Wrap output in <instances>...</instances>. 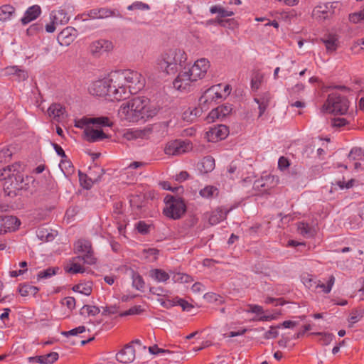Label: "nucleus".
I'll return each mask as SVG.
<instances>
[{
	"mask_svg": "<svg viewBox=\"0 0 364 364\" xmlns=\"http://www.w3.org/2000/svg\"><path fill=\"white\" fill-rule=\"evenodd\" d=\"M279 313H274V314H269V315H264V316H262L259 318V321H272V320H276L279 318Z\"/></svg>",
	"mask_w": 364,
	"mask_h": 364,
	"instance_id": "obj_59",
	"label": "nucleus"
},
{
	"mask_svg": "<svg viewBox=\"0 0 364 364\" xmlns=\"http://www.w3.org/2000/svg\"><path fill=\"white\" fill-rule=\"evenodd\" d=\"M112 80L117 85V100L125 99L129 94L138 92L145 85V79L141 73L129 69L112 72Z\"/></svg>",
	"mask_w": 364,
	"mask_h": 364,
	"instance_id": "obj_2",
	"label": "nucleus"
},
{
	"mask_svg": "<svg viewBox=\"0 0 364 364\" xmlns=\"http://www.w3.org/2000/svg\"><path fill=\"white\" fill-rule=\"evenodd\" d=\"M145 257L150 262L155 261L159 255V251L156 249H148L144 250Z\"/></svg>",
	"mask_w": 364,
	"mask_h": 364,
	"instance_id": "obj_53",
	"label": "nucleus"
},
{
	"mask_svg": "<svg viewBox=\"0 0 364 364\" xmlns=\"http://www.w3.org/2000/svg\"><path fill=\"white\" fill-rule=\"evenodd\" d=\"M41 14V9L38 5H33L27 9L21 21L23 25H26L36 19Z\"/></svg>",
	"mask_w": 364,
	"mask_h": 364,
	"instance_id": "obj_21",
	"label": "nucleus"
},
{
	"mask_svg": "<svg viewBox=\"0 0 364 364\" xmlns=\"http://www.w3.org/2000/svg\"><path fill=\"white\" fill-rule=\"evenodd\" d=\"M149 351L150 353L154 354V355H156V354H159V353H171L170 350L160 348H159L156 345L153 346H150L149 348Z\"/></svg>",
	"mask_w": 364,
	"mask_h": 364,
	"instance_id": "obj_60",
	"label": "nucleus"
},
{
	"mask_svg": "<svg viewBox=\"0 0 364 364\" xmlns=\"http://www.w3.org/2000/svg\"><path fill=\"white\" fill-rule=\"evenodd\" d=\"M210 12L211 14H218V16L217 18L230 17L234 15V12L232 11L226 10L224 7L220 5H215L210 8Z\"/></svg>",
	"mask_w": 364,
	"mask_h": 364,
	"instance_id": "obj_33",
	"label": "nucleus"
},
{
	"mask_svg": "<svg viewBox=\"0 0 364 364\" xmlns=\"http://www.w3.org/2000/svg\"><path fill=\"white\" fill-rule=\"evenodd\" d=\"M187 60L186 52L178 48L164 51L156 60L157 68L168 75L175 74Z\"/></svg>",
	"mask_w": 364,
	"mask_h": 364,
	"instance_id": "obj_6",
	"label": "nucleus"
},
{
	"mask_svg": "<svg viewBox=\"0 0 364 364\" xmlns=\"http://www.w3.org/2000/svg\"><path fill=\"white\" fill-rule=\"evenodd\" d=\"M218 189L211 186H208L201 189L199 192L200 195L203 198H210L213 196L215 194H217Z\"/></svg>",
	"mask_w": 364,
	"mask_h": 364,
	"instance_id": "obj_42",
	"label": "nucleus"
},
{
	"mask_svg": "<svg viewBox=\"0 0 364 364\" xmlns=\"http://www.w3.org/2000/svg\"><path fill=\"white\" fill-rule=\"evenodd\" d=\"M86 331V328L84 326H80L77 328H75L70 331H63L61 333L62 335L65 336H77L80 333H84Z\"/></svg>",
	"mask_w": 364,
	"mask_h": 364,
	"instance_id": "obj_51",
	"label": "nucleus"
},
{
	"mask_svg": "<svg viewBox=\"0 0 364 364\" xmlns=\"http://www.w3.org/2000/svg\"><path fill=\"white\" fill-rule=\"evenodd\" d=\"M82 261L83 262L80 257H73L65 266L66 272L73 274L84 272L85 269L81 264Z\"/></svg>",
	"mask_w": 364,
	"mask_h": 364,
	"instance_id": "obj_22",
	"label": "nucleus"
},
{
	"mask_svg": "<svg viewBox=\"0 0 364 364\" xmlns=\"http://www.w3.org/2000/svg\"><path fill=\"white\" fill-rule=\"evenodd\" d=\"M191 149L192 146L188 141L173 140L166 144L164 152L167 155L177 156L188 152Z\"/></svg>",
	"mask_w": 364,
	"mask_h": 364,
	"instance_id": "obj_13",
	"label": "nucleus"
},
{
	"mask_svg": "<svg viewBox=\"0 0 364 364\" xmlns=\"http://www.w3.org/2000/svg\"><path fill=\"white\" fill-rule=\"evenodd\" d=\"M341 4L338 1L320 4L313 10L312 16L318 21L331 18L340 9Z\"/></svg>",
	"mask_w": 364,
	"mask_h": 364,
	"instance_id": "obj_11",
	"label": "nucleus"
},
{
	"mask_svg": "<svg viewBox=\"0 0 364 364\" xmlns=\"http://www.w3.org/2000/svg\"><path fill=\"white\" fill-rule=\"evenodd\" d=\"M199 170L203 173H208L215 168V160L211 156L204 157L198 164Z\"/></svg>",
	"mask_w": 364,
	"mask_h": 364,
	"instance_id": "obj_31",
	"label": "nucleus"
},
{
	"mask_svg": "<svg viewBox=\"0 0 364 364\" xmlns=\"http://www.w3.org/2000/svg\"><path fill=\"white\" fill-rule=\"evenodd\" d=\"M255 100L259 105V116L260 117L265 112L266 108L268 105V101H267V100H264V99H263L262 100H260L257 98H255Z\"/></svg>",
	"mask_w": 364,
	"mask_h": 364,
	"instance_id": "obj_56",
	"label": "nucleus"
},
{
	"mask_svg": "<svg viewBox=\"0 0 364 364\" xmlns=\"http://www.w3.org/2000/svg\"><path fill=\"white\" fill-rule=\"evenodd\" d=\"M321 41L328 52H333L338 48V39L336 35L329 34L326 38H322Z\"/></svg>",
	"mask_w": 364,
	"mask_h": 364,
	"instance_id": "obj_29",
	"label": "nucleus"
},
{
	"mask_svg": "<svg viewBox=\"0 0 364 364\" xmlns=\"http://www.w3.org/2000/svg\"><path fill=\"white\" fill-rule=\"evenodd\" d=\"M149 275L156 282L164 283L170 279L171 272L169 274L161 269H153L149 271Z\"/></svg>",
	"mask_w": 364,
	"mask_h": 364,
	"instance_id": "obj_25",
	"label": "nucleus"
},
{
	"mask_svg": "<svg viewBox=\"0 0 364 364\" xmlns=\"http://www.w3.org/2000/svg\"><path fill=\"white\" fill-rule=\"evenodd\" d=\"M133 287L138 290H141L144 287V282L143 278L137 273L132 274Z\"/></svg>",
	"mask_w": 364,
	"mask_h": 364,
	"instance_id": "obj_46",
	"label": "nucleus"
},
{
	"mask_svg": "<svg viewBox=\"0 0 364 364\" xmlns=\"http://www.w3.org/2000/svg\"><path fill=\"white\" fill-rule=\"evenodd\" d=\"M16 16L15 8L10 4H5L0 7V21H11Z\"/></svg>",
	"mask_w": 364,
	"mask_h": 364,
	"instance_id": "obj_26",
	"label": "nucleus"
},
{
	"mask_svg": "<svg viewBox=\"0 0 364 364\" xmlns=\"http://www.w3.org/2000/svg\"><path fill=\"white\" fill-rule=\"evenodd\" d=\"M176 303L180 305L183 310L189 311L193 306L186 301L182 299H177V301Z\"/></svg>",
	"mask_w": 364,
	"mask_h": 364,
	"instance_id": "obj_64",
	"label": "nucleus"
},
{
	"mask_svg": "<svg viewBox=\"0 0 364 364\" xmlns=\"http://www.w3.org/2000/svg\"><path fill=\"white\" fill-rule=\"evenodd\" d=\"M29 360L37 362L41 364H52L58 359V354L56 352H52L47 355L30 357Z\"/></svg>",
	"mask_w": 364,
	"mask_h": 364,
	"instance_id": "obj_27",
	"label": "nucleus"
},
{
	"mask_svg": "<svg viewBox=\"0 0 364 364\" xmlns=\"http://www.w3.org/2000/svg\"><path fill=\"white\" fill-rule=\"evenodd\" d=\"M334 283L335 277L334 276L331 275L329 277L327 284H325L323 283H319L317 284L316 287L322 289L324 293L328 294L331 291L332 287L334 285Z\"/></svg>",
	"mask_w": 364,
	"mask_h": 364,
	"instance_id": "obj_45",
	"label": "nucleus"
},
{
	"mask_svg": "<svg viewBox=\"0 0 364 364\" xmlns=\"http://www.w3.org/2000/svg\"><path fill=\"white\" fill-rule=\"evenodd\" d=\"M348 122L345 118H336L333 120L332 125L333 127H341L346 126Z\"/></svg>",
	"mask_w": 364,
	"mask_h": 364,
	"instance_id": "obj_62",
	"label": "nucleus"
},
{
	"mask_svg": "<svg viewBox=\"0 0 364 364\" xmlns=\"http://www.w3.org/2000/svg\"><path fill=\"white\" fill-rule=\"evenodd\" d=\"M349 107L348 100L339 95L330 94L322 106L321 111L323 113H333L336 114H345Z\"/></svg>",
	"mask_w": 364,
	"mask_h": 364,
	"instance_id": "obj_9",
	"label": "nucleus"
},
{
	"mask_svg": "<svg viewBox=\"0 0 364 364\" xmlns=\"http://www.w3.org/2000/svg\"><path fill=\"white\" fill-rule=\"evenodd\" d=\"M191 290L194 293H200L205 290V286L200 282H196L191 287Z\"/></svg>",
	"mask_w": 364,
	"mask_h": 364,
	"instance_id": "obj_63",
	"label": "nucleus"
},
{
	"mask_svg": "<svg viewBox=\"0 0 364 364\" xmlns=\"http://www.w3.org/2000/svg\"><path fill=\"white\" fill-rule=\"evenodd\" d=\"M315 335L319 336L321 338L319 342L324 346L328 345L333 340L334 336L328 333H316Z\"/></svg>",
	"mask_w": 364,
	"mask_h": 364,
	"instance_id": "obj_48",
	"label": "nucleus"
},
{
	"mask_svg": "<svg viewBox=\"0 0 364 364\" xmlns=\"http://www.w3.org/2000/svg\"><path fill=\"white\" fill-rule=\"evenodd\" d=\"M158 106L145 97H136L122 103L118 109V117L125 123L146 121L158 113Z\"/></svg>",
	"mask_w": 364,
	"mask_h": 364,
	"instance_id": "obj_1",
	"label": "nucleus"
},
{
	"mask_svg": "<svg viewBox=\"0 0 364 364\" xmlns=\"http://www.w3.org/2000/svg\"><path fill=\"white\" fill-rule=\"evenodd\" d=\"M117 360L122 363H132L135 359V349L132 343L127 344L117 355Z\"/></svg>",
	"mask_w": 364,
	"mask_h": 364,
	"instance_id": "obj_20",
	"label": "nucleus"
},
{
	"mask_svg": "<svg viewBox=\"0 0 364 364\" xmlns=\"http://www.w3.org/2000/svg\"><path fill=\"white\" fill-rule=\"evenodd\" d=\"M171 277L175 283H190L193 281L190 275L181 272H171Z\"/></svg>",
	"mask_w": 364,
	"mask_h": 364,
	"instance_id": "obj_36",
	"label": "nucleus"
},
{
	"mask_svg": "<svg viewBox=\"0 0 364 364\" xmlns=\"http://www.w3.org/2000/svg\"><path fill=\"white\" fill-rule=\"evenodd\" d=\"M116 83L112 80V72L105 78L92 82L88 90L90 94L97 96L107 95L117 100Z\"/></svg>",
	"mask_w": 364,
	"mask_h": 364,
	"instance_id": "obj_8",
	"label": "nucleus"
},
{
	"mask_svg": "<svg viewBox=\"0 0 364 364\" xmlns=\"http://www.w3.org/2000/svg\"><path fill=\"white\" fill-rule=\"evenodd\" d=\"M232 110L231 105H223L212 109L206 117L208 123L214 122L215 120H221L229 115Z\"/></svg>",
	"mask_w": 364,
	"mask_h": 364,
	"instance_id": "obj_16",
	"label": "nucleus"
},
{
	"mask_svg": "<svg viewBox=\"0 0 364 364\" xmlns=\"http://www.w3.org/2000/svg\"><path fill=\"white\" fill-rule=\"evenodd\" d=\"M74 252L83 260V263L87 264H94L96 262V258L93 255V252L90 242L85 240H79L74 245Z\"/></svg>",
	"mask_w": 364,
	"mask_h": 364,
	"instance_id": "obj_12",
	"label": "nucleus"
},
{
	"mask_svg": "<svg viewBox=\"0 0 364 364\" xmlns=\"http://www.w3.org/2000/svg\"><path fill=\"white\" fill-rule=\"evenodd\" d=\"M166 208L164 210L165 215L173 219L179 218L186 210V205L181 198L167 196L165 198Z\"/></svg>",
	"mask_w": 364,
	"mask_h": 364,
	"instance_id": "obj_10",
	"label": "nucleus"
},
{
	"mask_svg": "<svg viewBox=\"0 0 364 364\" xmlns=\"http://www.w3.org/2000/svg\"><path fill=\"white\" fill-rule=\"evenodd\" d=\"M75 126L83 129L84 139L88 142H97L109 138L102 127H112V121L107 117H83L75 120Z\"/></svg>",
	"mask_w": 364,
	"mask_h": 364,
	"instance_id": "obj_4",
	"label": "nucleus"
},
{
	"mask_svg": "<svg viewBox=\"0 0 364 364\" xmlns=\"http://www.w3.org/2000/svg\"><path fill=\"white\" fill-rule=\"evenodd\" d=\"M364 20V11L353 13L349 15V21L353 23H358Z\"/></svg>",
	"mask_w": 364,
	"mask_h": 364,
	"instance_id": "obj_54",
	"label": "nucleus"
},
{
	"mask_svg": "<svg viewBox=\"0 0 364 364\" xmlns=\"http://www.w3.org/2000/svg\"><path fill=\"white\" fill-rule=\"evenodd\" d=\"M277 183V178L272 175H266L254 182L253 188L260 192H266Z\"/></svg>",
	"mask_w": 364,
	"mask_h": 364,
	"instance_id": "obj_15",
	"label": "nucleus"
},
{
	"mask_svg": "<svg viewBox=\"0 0 364 364\" xmlns=\"http://www.w3.org/2000/svg\"><path fill=\"white\" fill-rule=\"evenodd\" d=\"M48 114L50 117L58 119L64 114V108L60 104H53L49 107Z\"/></svg>",
	"mask_w": 364,
	"mask_h": 364,
	"instance_id": "obj_34",
	"label": "nucleus"
},
{
	"mask_svg": "<svg viewBox=\"0 0 364 364\" xmlns=\"http://www.w3.org/2000/svg\"><path fill=\"white\" fill-rule=\"evenodd\" d=\"M145 133L139 129H127L124 130L122 137L127 141H132L142 138Z\"/></svg>",
	"mask_w": 364,
	"mask_h": 364,
	"instance_id": "obj_30",
	"label": "nucleus"
},
{
	"mask_svg": "<svg viewBox=\"0 0 364 364\" xmlns=\"http://www.w3.org/2000/svg\"><path fill=\"white\" fill-rule=\"evenodd\" d=\"M18 66H9L2 70L3 75L5 76L16 75L18 72Z\"/></svg>",
	"mask_w": 364,
	"mask_h": 364,
	"instance_id": "obj_57",
	"label": "nucleus"
},
{
	"mask_svg": "<svg viewBox=\"0 0 364 364\" xmlns=\"http://www.w3.org/2000/svg\"><path fill=\"white\" fill-rule=\"evenodd\" d=\"M1 223L4 229V232L14 231L16 230L21 224L20 220L16 217L11 215L2 216Z\"/></svg>",
	"mask_w": 364,
	"mask_h": 364,
	"instance_id": "obj_23",
	"label": "nucleus"
},
{
	"mask_svg": "<svg viewBox=\"0 0 364 364\" xmlns=\"http://www.w3.org/2000/svg\"><path fill=\"white\" fill-rule=\"evenodd\" d=\"M87 15L92 19H103L112 16H119L115 11L109 9L107 7L94 8L89 10Z\"/></svg>",
	"mask_w": 364,
	"mask_h": 364,
	"instance_id": "obj_19",
	"label": "nucleus"
},
{
	"mask_svg": "<svg viewBox=\"0 0 364 364\" xmlns=\"http://www.w3.org/2000/svg\"><path fill=\"white\" fill-rule=\"evenodd\" d=\"M77 32L75 28L71 26L64 28L58 36V42L63 46L70 45L76 38Z\"/></svg>",
	"mask_w": 364,
	"mask_h": 364,
	"instance_id": "obj_17",
	"label": "nucleus"
},
{
	"mask_svg": "<svg viewBox=\"0 0 364 364\" xmlns=\"http://www.w3.org/2000/svg\"><path fill=\"white\" fill-rule=\"evenodd\" d=\"M209 68L210 62L208 59L203 58L197 60L191 68H184L180 71L173 82V87L178 90H186L192 82L203 79Z\"/></svg>",
	"mask_w": 364,
	"mask_h": 364,
	"instance_id": "obj_5",
	"label": "nucleus"
},
{
	"mask_svg": "<svg viewBox=\"0 0 364 364\" xmlns=\"http://www.w3.org/2000/svg\"><path fill=\"white\" fill-rule=\"evenodd\" d=\"M227 213L226 210L221 208L212 211L207 215L209 223L212 225L219 223L226 218Z\"/></svg>",
	"mask_w": 364,
	"mask_h": 364,
	"instance_id": "obj_28",
	"label": "nucleus"
},
{
	"mask_svg": "<svg viewBox=\"0 0 364 364\" xmlns=\"http://www.w3.org/2000/svg\"><path fill=\"white\" fill-rule=\"evenodd\" d=\"M289 166V162L288 159L284 156H282L279 159L278 161V167L281 170H284Z\"/></svg>",
	"mask_w": 364,
	"mask_h": 364,
	"instance_id": "obj_61",
	"label": "nucleus"
},
{
	"mask_svg": "<svg viewBox=\"0 0 364 364\" xmlns=\"http://www.w3.org/2000/svg\"><path fill=\"white\" fill-rule=\"evenodd\" d=\"M200 114L198 109L195 108L193 109H189L185 111L183 114V117L187 121H192L198 115Z\"/></svg>",
	"mask_w": 364,
	"mask_h": 364,
	"instance_id": "obj_49",
	"label": "nucleus"
},
{
	"mask_svg": "<svg viewBox=\"0 0 364 364\" xmlns=\"http://www.w3.org/2000/svg\"><path fill=\"white\" fill-rule=\"evenodd\" d=\"M229 134L228 127L223 124L212 127L205 134L208 141L215 142L225 139Z\"/></svg>",
	"mask_w": 364,
	"mask_h": 364,
	"instance_id": "obj_14",
	"label": "nucleus"
},
{
	"mask_svg": "<svg viewBox=\"0 0 364 364\" xmlns=\"http://www.w3.org/2000/svg\"><path fill=\"white\" fill-rule=\"evenodd\" d=\"M58 270V268L49 267L46 269L40 271L37 274V279L38 280L42 279H48L55 275Z\"/></svg>",
	"mask_w": 364,
	"mask_h": 364,
	"instance_id": "obj_40",
	"label": "nucleus"
},
{
	"mask_svg": "<svg viewBox=\"0 0 364 364\" xmlns=\"http://www.w3.org/2000/svg\"><path fill=\"white\" fill-rule=\"evenodd\" d=\"M23 167L20 163H14L0 170V181L5 194L9 196L16 195V191L26 190L34 180L31 176H23Z\"/></svg>",
	"mask_w": 364,
	"mask_h": 364,
	"instance_id": "obj_3",
	"label": "nucleus"
},
{
	"mask_svg": "<svg viewBox=\"0 0 364 364\" xmlns=\"http://www.w3.org/2000/svg\"><path fill=\"white\" fill-rule=\"evenodd\" d=\"M92 172L90 173V176H87L86 174H82L81 173H79V179L80 184L86 189L90 188L93 183L97 182L100 180V177H92Z\"/></svg>",
	"mask_w": 364,
	"mask_h": 364,
	"instance_id": "obj_32",
	"label": "nucleus"
},
{
	"mask_svg": "<svg viewBox=\"0 0 364 364\" xmlns=\"http://www.w3.org/2000/svg\"><path fill=\"white\" fill-rule=\"evenodd\" d=\"M215 22L218 23L220 26L228 28L230 29H234L237 26V21L233 18L227 20L216 18Z\"/></svg>",
	"mask_w": 364,
	"mask_h": 364,
	"instance_id": "obj_43",
	"label": "nucleus"
},
{
	"mask_svg": "<svg viewBox=\"0 0 364 364\" xmlns=\"http://www.w3.org/2000/svg\"><path fill=\"white\" fill-rule=\"evenodd\" d=\"M69 16L63 9L54 10L50 14V20L53 21L57 25H64L68 23Z\"/></svg>",
	"mask_w": 364,
	"mask_h": 364,
	"instance_id": "obj_24",
	"label": "nucleus"
},
{
	"mask_svg": "<svg viewBox=\"0 0 364 364\" xmlns=\"http://www.w3.org/2000/svg\"><path fill=\"white\" fill-rule=\"evenodd\" d=\"M38 237L46 242L52 241L54 239V235L52 232H49L46 228H40L37 231Z\"/></svg>",
	"mask_w": 364,
	"mask_h": 364,
	"instance_id": "obj_39",
	"label": "nucleus"
},
{
	"mask_svg": "<svg viewBox=\"0 0 364 364\" xmlns=\"http://www.w3.org/2000/svg\"><path fill=\"white\" fill-rule=\"evenodd\" d=\"M230 93V87L229 85L218 84L210 87L205 91L199 99L198 107L200 114L207 111L213 102L219 100L225 99Z\"/></svg>",
	"mask_w": 364,
	"mask_h": 364,
	"instance_id": "obj_7",
	"label": "nucleus"
},
{
	"mask_svg": "<svg viewBox=\"0 0 364 364\" xmlns=\"http://www.w3.org/2000/svg\"><path fill=\"white\" fill-rule=\"evenodd\" d=\"M100 309L95 306L85 305L81 311L82 315L87 314L88 316H95L100 313Z\"/></svg>",
	"mask_w": 364,
	"mask_h": 364,
	"instance_id": "obj_44",
	"label": "nucleus"
},
{
	"mask_svg": "<svg viewBox=\"0 0 364 364\" xmlns=\"http://www.w3.org/2000/svg\"><path fill=\"white\" fill-rule=\"evenodd\" d=\"M73 290L75 292L80 293L82 294L88 296L92 292V285L90 283H84L75 285L73 287Z\"/></svg>",
	"mask_w": 364,
	"mask_h": 364,
	"instance_id": "obj_37",
	"label": "nucleus"
},
{
	"mask_svg": "<svg viewBox=\"0 0 364 364\" xmlns=\"http://www.w3.org/2000/svg\"><path fill=\"white\" fill-rule=\"evenodd\" d=\"M142 311H143V309L141 306H134L130 308L126 312H124L122 315L127 316V315L140 314Z\"/></svg>",
	"mask_w": 364,
	"mask_h": 364,
	"instance_id": "obj_58",
	"label": "nucleus"
},
{
	"mask_svg": "<svg viewBox=\"0 0 364 364\" xmlns=\"http://www.w3.org/2000/svg\"><path fill=\"white\" fill-rule=\"evenodd\" d=\"M38 291V289L36 287L28 284H21L18 288V292L22 296H34Z\"/></svg>",
	"mask_w": 364,
	"mask_h": 364,
	"instance_id": "obj_35",
	"label": "nucleus"
},
{
	"mask_svg": "<svg viewBox=\"0 0 364 364\" xmlns=\"http://www.w3.org/2000/svg\"><path fill=\"white\" fill-rule=\"evenodd\" d=\"M61 304L65 306L70 311H72L75 307V299L72 296L65 297L62 299Z\"/></svg>",
	"mask_w": 364,
	"mask_h": 364,
	"instance_id": "obj_52",
	"label": "nucleus"
},
{
	"mask_svg": "<svg viewBox=\"0 0 364 364\" xmlns=\"http://www.w3.org/2000/svg\"><path fill=\"white\" fill-rule=\"evenodd\" d=\"M280 326H272L269 329L264 333L263 338L265 339L275 338L279 336L278 328Z\"/></svg>",
	"mask_w": 364,
	"mask_h": 364,
	"instance_id": "obj_47",
	"label": "nucleus"
},
{
	"mask_svg": "<svg viewBox=\"0 0 364 364\" xmlns=\"http://www.w3.org/2000/svg\"><path fill=\"white\" fill-rule=\"evenodd\" d=\"M12 152L9 149H3L0 151V163L6 162L11 156Z\"/></svg>",
	"mask_w": 364,
	"mask_h": 364,
	"instance_id": "obj_55",
	"label": "nucleus"
},
{
	"mask_svg": "<svg viewBox=\"0 0 364 364\" xmlns=\"http://www.w3.org/2000/svg\"><path fill=\"white\" fill-rule=\"evenodd\" d=\"M114 45L112 41L100 39L92 43L90 46V51L92 54L100 55L105 52H109L113 50Z\"/></svg>",
	"mask_w": 364,
	"mask_h": 364,
	"instance_id": "obj_18",
	"label": "nucleus"
},
{
	"mask_svg": "<svg viewBox=\"0 0 364 364\" xmlns=\"http://www.w3.org/2000/svg\"><path fill=\"white\" fill-rule=\"evenodd\" d=\"M348 159L350 161L364 160V150L360 148H353L348 154Z\"/></svg>",
	"mask_w": 364,
	"mask_h": 364,
	"instance_id": "obj_38",
	"label": "nucleus"
},
{
	"mask_svg": "<svg viewBox=\"0 0 364 364\" xmlns=\"http://www.w3.org/2000/svg\"><path fill=\"white\" fill-rule=\"evenodd\" d=\"M127 9L129 11L133 10H149V6L146 4L142 3L141 1H135L131 5L127 6Z\"/></svg>",
	"mask_w": 364,
	"mask_h": 364,
	"instance_id": "obj_50",
	"label": "nucleus"
},
{
	"mask_svg": "<svg viewBox=\"0 0 364 364\" xmlns=\"http://www.w3.org/2000/svg\"><path fill=\"white\" fill-rule=\"evenodd\" d=\"M298 230L300 234L306 237H310L314 234V230L311 229V228L308 224L304 223H299L298 224Z\"/></svg>",
	"mask_w": 364,
	"mask_h": 364,
	"instance_id": "obj_41",
	"label": "nucleus"
}]
</instances>
